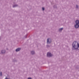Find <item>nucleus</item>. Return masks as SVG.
<instances>
[{
  "label": "nucleus",
  "mask_w": 79,
  "mask_h": 79,
  "mask_svg": "<svg viewBox=\"0 0 79 79\" xmlns=\"http://www.w3.org/2000/svg\"><path fill=\"white\" fill-rule=\"evenodd\" d=\"M78 48H79V43L76 41L73 42L72 44L73 50H77Z\"/></svg>",
  "instance_id": "f257e3e1"
},
{
  "label": "nucleus",
  "mask_w": 79,
  "mask_h": 79,
  "mask_svg": "<svg viewBox=\"0 0 79 79\" xmlns=\"http://www.w3.org/2000/svg\"><path fill=\"white\" fill-rule=\"evenodd\" d=\"M76 24L74 25V27L76 28L79 27V20H77L75 21Z\"/></svg>",
  "instance_id": "f03ea898"
},
{
  "label": "nucleus",
  "mask_w": 79,
  "mask_h": 79,
  "mask_svg": "<svg viewBox=\"0 0 79 79\" xmlns=\"http://www.w3.org/2000/svg\"><path fill=\"white\" fill-rule=\"evenodd\" d=\"M31 53L32 55H34L35 54V52L34 51H32L31 52Z\"/></svg>",
  "instance_id": "0eeeda50"
},
{
  "label": "nucleus",
  "mask_w": 79,
  "mask_h": 79,
  "mask_svg": "<svg viewBox=\"0 0 79 79\" xmlns=\"http://www.w3.org/2000/svg\"><path fill=\"white\" fill-rule=\"evenodd\" d=\"M18 5L17 4H15L14 5H13V7L14 8H15V7H17L18 6Z\"/></svg>",
  "instance_id": "6e6552de"
},
{
  "label": "nucleus",
  "mask_w": 79,
  "mask_h": 79,
  "mask_svg": "<svg viewBox=\"0 0 79 79\" xmlns=\"http://www.w3.org/2000/svg\"><path fill=\"white\" fill-rule=\"evenodd\" d=\"M78 7H79V6H78L77 5H76V8H78Z\"/></svg>",
  "instance_id": "9b49d317"
},
{
  "label": "nucleus",
  "mask_w": 79,
  "mask_h": 79,
  "mask_svg": "<svg viewBox=\"0 0 79 79\" xmlns=\"http://www.w3.org/2000/svg\"><path fill=\"white\" fill-rule=\"evenodd\" d=\"M63 28L59 29V32H61V31H62V30H63Z\"/></svg>",
  "instance_id": "1a4fd4ad"
},
{
  "label": "nucleus",
  "mask_w": 79,
  "mask_h": 79,
  "mask_svg": "<svg viewBox=\"0 0 79 79\" xmlns=\"http://www.w3.org/2000/svg\"><path fill=\"white\" fill-rule=\"evenodd\" d=\"M52 42V39L50 38H48L47 40V44H50Z\"/></svg>",
  "instance_id": "7ed1b4c3"
},
{
  "label": "nucleus",
  "mask_w": 79,
  "mask_h": 79,
  "mask_svg": "<svg viewBox=\"0 0 79 79\" xmlns=\"http://www.w3.org/2000/svg\"><path fill=\"white\" fill-rule=\"evenodd\" d=\"M54 8H56V5L54 6Z\"/></svg>",
  "instance_id": "f8f14e48"
},
{
  "label": "nucleus",
  "mask_w": 79,
  "mask_h": 79,
  "mask_svg": "<svg viewBox=\"0 0 79 79\" xmlns=\"http://www.w3.org/2000/svg\"><path fill=\"white\" fill-rule=\"evenodd\" d=\"M28 79H32V78H31V77H29Z\"/></svg>",
  "instance_id": "2eb2a0df"
},
{
  "label": "nucleus",
  "mask_w": 79,
  "mask_h": 79,
  "mask_svg": "<svg viewBox=\"0 0 79 79\" xmlns=\"http://www.w3.org/2000/svg\"><path fill=\"white\" fill-rule=\"evenodd\" d=\"M44 10H45V8H44V7H43L42 10H43V11H44Z\"/></svg>",
  "instance_id": "ddd939ff"
},
{
  "label": "nucleus",
  "mask_w": 79,
  "mask_h": 79,
  "mask_svg": "<svg viewBox=\"0 0 79 79\" xmlns=\"http://www.w3.org/2000/svg\"><path fill=\"white\" fill-rule=\"evenodd\" d=\"M47 56H52V54H51L50 52H48L47 54Z\"/></svg>",
  "instance_id": "20e7f679"
},
{
  "label": "nucleus",
  "mask_w": 79,
  "mask_h": 79,
  "mask_svg": "<svg viewBox=\"0 0 79 79\" xmlns=\"http://www.w3.org/2000/svg\"><path fill=\"white\" fill-rule=\"evenodd\" d=\"M0 76H2V72H0Z\"/></svg>",
  "instance_id": "9d476101"
},
{
  "label": "nucleus",
  "mask_w": 79,
  "mask_h": 79,
  "mask_svg": "<svg viewBox=\"0 0 79 79\" xmlns=\"http://www.w3.org/2000/svg\"><path fill=\"white\" fill-rule=\"evenodd\" d=\"M47 47L48 48V47H50V46H49V45H47Z\"/></svg>",
  "instance_id": "4468645a"
},
{
  "label": "nucleus",
  "mask_w": 79,
  "mask_h": 79,
  "mask_svg": "<svg viewBox=\"0 0 79 79\" xmlns=\"http://www.w3.org/2000/svg\"><path fill=\"white\" fill-rule=\"evenodd\" d=\"M1 53H2V54H4L5 53V50H2L1 51Z\"/></svg>",
  "instance_id": "39448f33"
},
{
  "label": "nucleus",
  "mask_w": 79,
  "mask_h": 79,
  "mask_svg": "<svg viewBox=\"0 0 79 79\" xmlns=\"http://www.w3.org/2000/svg\"><path fill=\"white\" fill-rule=\"evenodd\" d=\"M7 50H8V49H7Z\"/></svg>",
  "instance_id": "dca6fc26"
},
{
  "label": "nucleus",
  "mask_w": 79,
  "mask_h": 79,
  "mask_svg": "<svg viewBox=\"0 0 79 79\" xmlns=\"http://www.w3.org/2000/svg\"><path fill=\"white\" fill-rule=\"evenodd\" d=\"M21 50V48H18L16 49V52H19V51H20Z\"/></svg>",
  "instance_id": "423d86ee"
}]
</instances>
